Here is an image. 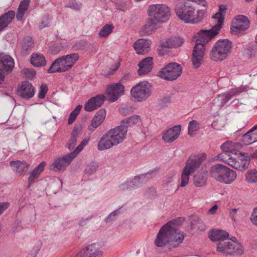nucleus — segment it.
I'll return each instance as SVG.
<instances>
[{"mask_svg":"<svg viewBox=\"0 0 257 257\" xmlns=\"http://www.w3.org/2000/svg\"><path fill=\"white\" fill-rule=\"evenodd\" d=\"M46 166L45 162H41L30 173L28 179L29 187L34 183L39 178L40 174L43 172Z\"/></svg>","mask_w":257,"mask_h":257,"instance_id":"nucleus-28","label":"nucleus"},{"mask_svg":"<svg viewBox=\"0 0 257 257\" xmlns=\"http://www.w3.org/2000/svg\"><path fill=\"white\" fill-rule=\"evenodd\" d=\"M88 43L85 41L78 42L75 44V48L77 50H84Z\"/></svg>","mask_w":257,"mask_h":257,"instance_id":"nucleus-52","label":"nucleus"},{"mask_svg":"<svg viewBox=\"0 0 257 257\" xmlns=\"http://www.w3.org/2000/svg\"><path fill=\"white\" fill-rule=\"evenodd\" d=\"M158 23L151 17H149L146 23L143 26L141 30V35L144 36L151 35L157 29V26Z\"/></svg>","mask_w":257,"mask_h":257,"instance_id":"nucleus-26","label":"nucleus"},{"mask_svg":"<svg viewBox=\"0 0 257 257\" xmlns=\"http://www.w3.org/2000/svg\"><path fill=\"white\" fill-rule=\"evenodd\" d=\"M229 236V234L225 231L222 230H213L209 236L210 239L213 241H219L220 242H226L224 240Z\"/></svg>","mask_w":257,"mask_h":257,"instance_id":"nucleus-31","label":"nucleus"},{"mask_svg":"<svg viewBox=\"0 0 257 257\" xmlns=\"http://www.w3.org/2000/svg\"><path fill=\"white\" fill-rule=\"evenodd\" d=\"M236 145V144L232 142L226 141L221 146L224 152L218 155L217 158L234 169L243 171L248 168L249 165L250 158L248 157L243 159H236L232 157H229L227 159L224 158V155H226L227 153H233L235 151Z\"/></svg>","mask_w":257,"mask_h":257,"instance_id":"nucleus-3","label":"nucleus"},{"mask_svg":"<svg viewBox=\"0 0 257 257\" xmlns=\"http://www.w3.org/2000/svg\"><path fill=\"white\" fill-rule=\"evenodd\" d=\"M181 126L177 125L167 130L163 134L162 139L166 143H171L177 140L181 132Z\"/></svg>","mask_w":257,"mask_h":257,"instance_id":"nucleus-22","label":"nucleus"},{"mask_svg":"<svg viewBox=\"0 0 257 257\" xmlns=\"http://www.w3.org/2000/svg\"><path fill=\"white\" fill-rule=\"evenodd\" d=\"M210 174L216 181L226 184H231L236 178V173L234 171L221 164L212 166Z\"/></svg>","mask_w":257,"mask_h":257,"instance_id":"nucleus-8","label":"nucleus"},{"mask_svg":"<svg viewBox=\"0 0 257 257\" xmlns=\"http://www.w3.org/2000/svg\"><path fill=\"white\" fill-rule=\"evenodd\" d=\"M219 30L216 26H214L210 30H200L195 36L196 40L192 57V64L194 68H198L202 63L204 55V45L216 36Z\"/></svg>","mask_w":257,"mask_h":257,"instance_id":"nucleus-1","label":"nucleus"},{"mask_svg":"<svg viewBox=\"0 0 257 257\" xmlns=\"http://www.w3.org/2000/svg\"><path fill=\"white\" fill-rule=\"evenodd\" d=\"M148 12L149 17H151L158 23L165 22L169 19L171 15L169 7L163 4L150 6Z\"/></svg>","mask_w":257,"mask_h":257,"instance_id":"nucleus-10","label":"nucleus"},{"mask_svg":"<svg viewBox=\"0 0 257 257\" xmlns=\"http://www.w3.org/2000/svg\"><path fill=\"white\" fill-rule=\"evenodd\" d=\"M51 17L48 15L43 16L41 22L39 24V28L42 30L43 28L49 27L50 24Z\"/></svg>","mask_w":257,"mask_h":257,"instance_id":"nucleus-48","label":"nucleus"},{"mask_svg":"<svg viewBox=\"0 0 257 257\" xmlns=\"http://www.w3.org/2000/svg\"><path fill=\"white\" fill-rule=\"evenodd\" d=\"M0 62L2 64V68L6 71H11L14 67V59L9 55L0 56Z\"/></svg>","mask_w":257,"mask_h":257,"instance_id":"nucleus-32","label":"nucleus"},{"mask_svg":"<svg viewBox=\"0 0 257 257\" xmlns=\"http://www.w3.org/2000/svg\"><path fill=\"white\" fill-rule=\"evenodd\" d=\"M128 76H129V74H127L124 75L122 77V78L121 79L120 81L123 82V79H125V78H126L128 77Z\"/></svg>","mask_w":257,"mask_h":257,"instance_id":"nucleus-63","label":"nucleus"},{"mask_svg":"<svg viewBox=\"0 0 257 257\" xmlns=\"http://www.w3.org/2000/svg\"><path fill=\"white\" fill-rule=\"evenodd\" d=\"M30 0H22L19 6L16 18L18 21L22 20L25 13L28 10Z\"/></svg>","mask_w":257,"mask_h":257,"instance_id":"nucleus-35","label":"nucleus"},{"mask_svg":"<svg viewBox=\"0 0 257 257\" xmlns=\"http://www.w3.org/2000/svg\"><path fill=\"white\" fill-rule=\"evenodd\" d=\"M152 42L148 39H139L136 41L133 47L138 54L145 55L150 50Z\"/></svg>","mask_w":257,"mask_h":257,"instance_id":"nucleus-21","label":"nucleus"},{"mask_svg":"<svg viewBox=\"0 0 257 257\" xmlns=\"http://www.w3.org/2000/svg\"><path fill=\"white\" fill-rule=\"evenodd\" d=\"M68 7L75 10H79L81 8V4L77 3L75 1H70L68 4Z\"/></svg>","mask_w":257,"mask_h":257,"instance_id":"nucleus-51","label":"nucleus"},{"mask_svg":"<svg viewBox=\"0 0 257 257\" xmlns=\"http://www.w3.org/2000/svg\"><path fill=\"white\" fill-rule=\"evenodd\" d=\"M153 58L148 57L142 60L138 66L139 69L138 71L139 75H145L149 73L153 68Z\"/></svg>","mask_w":257,"mask_h":257,"instance_id":"nucleus-25","label":"nucleus"},{"mask_svg":"<svg viewBox=\"0 0 257 257\" xmlns=\"http://www.w3.org/2000/svg\"><path fill=\"white\" fill-rule=\"evenodd\" d=\"M114 29V26L111 24L105 25L100 30L98 36L100 38H106L112 32Z\"/></svg>","mask_w":257,"mask_h":257,"instance_id":"nucleus-41","label":"nucleus"},{"mask_svg":"<svg viewBox=\"0 0 257 257\" xmlns=\"http://www.w3.org/2000/svg\"><path fill=\"white\" fill-rule=\"evenodd\" d=\"M242 145H247L252 144L254 142V139L251 136V133L247 132L242 137L241 140Z\"/></svg>","mask_w":257,"mask_h":257,"instance_id":"nucleus-46","label":"nucleus"},{"mask_svg":"<svg viewBox=\"0 0 257 257\" xmlns=\"http://www.w3.org/2000/svg\"><path fill=\"white\" fill-rule=\"evenodd\" d=\"M218 209V206L215 204L212 206L207 212L208 214L214 215L216 214Z\"/></svg>","mask_w":257,"mask_h":257,"instance_id":"nucleus-57","label":"nucleus"},{"mask_svg":"<svg viewBox=\"0 0 257 257\" xmlns=\"http://www.w3.org/2000/svg\"><path fill=\"white\" fill-rule=\"evenodd\" d=\"M127 129L123 125L111 128L102 136L97 144L99 151L112 148L123 142L126 138Z\"/></svg>","mask_w":257,"mask_h":257,"instance_id":"nucleus-2","label":"nucleus"},{"mask_svg":"<svg viewBox=\"0 0 257 257\" xmlns=\"http://www.w3.org/2000/svg\"><path fill=\"white\" fill-rule=\"evenodd\" d=\"M48 89L47 85L42 84L40 88V91L38 94V97L40 99H44L48 92Z\"/></svg>","mask_w":257,"mask_h":257,"instance_id":"nucleus-49","label":"nucleus"},{"mask_svg":"<svg viewBox=\"0 0 257 257\" xmlns=\"http://www.w3.org/2000/svg\"><path fill=\"white\" fill-rule=\"evenodd\" d=\"M227 7L224 5L219 6L218 12L212 16V18L217 20V22L214 26L220 29L224 19V17L226 13Z\"/></svg>","mask_w":257,"mask_h":257,"instance_id":"nucleus-27","label":"nucleus"},{"mask_svg":"<svg viewBox=\"0 0 257 257\" xmlns=\"http://www.w3.org/2000/svg\"><path fill=\"white\" fill-rule=\"evenodd\" d=\"M16 13L14 11H9L0 17V31L7 27L13 21Z\"/></svg>","mask_w":257,"mask_h":257,"instance_id":"nucleus-30","label":"nucleus"},{"mask_svg":"<svg viewBox=\"0 0 257 257\" xmlns=\"http://www.w3.org/2000/svg\"><path fill=\"white\" fill-rule=\"evenodd\" d=\"M152 86L148 81L139 82L132 87L131 94L137 101L141 102L147 99L151 95Z\"/></svg>","mask_w":257,"mask_h":257,"instance_id":"nucleus-11","label":"nucleus"},{"mask_svg":"<svg viewBox=\"0 0 257 257\" xmlns=\"http://www.w3.org/2000/svg\"><path fill=\"white\" fill-rule=\"evenodd\" d=\"M89 141V138L84 139L73 152L55 160L51 165L50 169L55 172L64 171L88 143Z\"/></svg>","mask_w":257,"mask_h":257,"instance_id":"nucleus-7","label":"nucleus"},{"mask_svg":"<svg viewBox=\"0 0 257 257\" xmlns=\"http://www.w3.org/2000/svg\"><path fill=\"white\" fill-rule=\"evenodd\" d=\"M140 116L138 115H133L127 118L124 119L121 121V124L126 127V129H127L128 126L135 125L139 120Z\"/></svg>","mask_w":257,"mask_h":257,"instance_id":"nucleus-40","label":"nucleus"},{"mask_svg":"<svg viewBox=\"0 0 257 257\" xmlns=\"http://www.w3.org/2000/svg\"><path fill=\"white\" fill-rule=\"evenodd\" d=\"M229 215L231 219L233 221L235 220V216L238 212L240 211V209L238 208H232L229 210Z\"/></svg>","mask_w":257,"mask_h":257,"instance_id":"nucleus-54","label":"nucleus"},{"mask_svg":"<svg viewBox=\"0 0 257 257\" xmlns=\"http://www.w3.org/2000/svg\"><path fill=\"white\" fill-rule=\"evenodd\" d=\"M27 72H30L29 76L31 77H34L36 74L35 71H34L33 70L26 69L25 72L26 74H27Z\"/></svg>","mask_w":257,"mask_h":257,"instance_id":"nucleus-60","label":"nucleus"},{"mask_svg":"<svg viewBox=\"0 0 257 257\" xmlns=\"http://www.w3.org/2000/svg\"><path fill=\"white\" fill-rule=\"evenodd\" d=\"M81 132L80 128L78 127H74L71 133V139L68 141L67 146L69 150H73L77 142V140Z\"/></svg>","mask_w":257,"mask_h":257,"instance_id":"nucleus-37","label":"nucleus"},{"mask_svg":"<svg viewBox=\"0 0 257 257\" xmlns=\"http://www.w3.org/2000/svg\"><path fill=\"white\" fill-rule=\"evenodd\" d=\"M124 93V87L120 82L109 85L107 86L106 91L108 100L111 102L117 100Z\"/></svg>","mask_w":257,"mask_h":257,"instance_id":"nucleus-16","label":"nucleus"},{"mask_svg":"<svg viewBox=\"0 0 257 257\" xmlns=\"http://www.w3.org/2000/svg\"><path fill=\"white\" fill-rule=\"evenodd\" d=\"M154 176L153 172L136 176L133 178L127 179L119 186V190L127 191L140 187Z\"/></svg>","mask_w":257,"mask_h":257,"instance_id":"nucleus-12","label":"nucleus"},{"mask_svg":"<svg viewBox=\"0 0 257 257\" xmlns=\"http://www.w3.org/2000/svg\"><path fill=\"white\" fill-rule=\"evenodd\" d=\"M246 180L249 183L257 182V171L255 170H250L246 174Z\"/></svg>","mask_w":257,"mask_h":257,"instance_id":"nucleus-47","label":"nucleus"},{"mask_svg":"<svg viewBox=\"0 0 257 257\" xmlns=\"http://www.w3.org/2000/svg\"><path fill=\"white\" fill-rule=\"evenodd\" d=\"M175 175V173L174 172L168 174L166 176V179L164 180V183L167 185L171 183L173 181V178Z\"/></svg>","mask_w":257,"mask_h":257,"instance_id":"nucleus-55","label":"nucleus"},{"mask_svg":"<svg viewBox=\"0 0 257 257\" xmlns=\"http://www.w3.org/2000/svg\"><path fill=\"white\" fill-rule=\"evenodd\" d=\"M79 58L78 53H73L56 59L48 70L49 73L64 72L70 69Z\"/></svg>","mask_w":257,"mask_h":257,"instance_id":"nucleus-6","label":"nucleus"},{"mask_svg":"<svg viewBox=\"0 0 257 257\" xmlns=\"http://www.w3.org/2000/svg\"><path fill=\"white\" fill-rule=\"evenodd\" d=\"M91 219V217H87L86 218H82L81 219L79 223V226H82L85 225L86 224L87 221L90 220Z\"/></svg>","mask_w":257,"mask_h":257,"instance_id":"nucleus-59","label":"nucleus"},{"mask_svg":"<svg viewBox=\"0 0 257 257\" xmlns=\"http://www.w3.org/2000/svg\"><path fill=\"white\" fill-rule=\"evenodd\" d=\"M206 154L191 155L187 161L185 166L182 172L181 183L180 187H185L189 182L191 173L194 172L199 168L200 165L205 161Z\"/></svg>","mask_w":257,"mask_h":257,"instance_id":"nucleus-5","label":"nucleus"},{"mask_svg":"<svg viewBox=\"0 0 257 257\" xmlns=\"http://www.w3.org/2000/svg\"><path fill=\"white\" fill-rule=\"evenodd\" d=\"M120 211L119 210H116L110 213L108 216L105 218V221L106 223H109L115 219V217L119 214Z\"/></svg>","mask_w":257,"mask_h":257,"instance_id":"nucleus-50","label":"nucleus"},{"mask_svg":"<svg viewBox=\"0 0 257 257\" xmlns=\"http://www.w3.org/2000/svg\"><path fill=\"white\" fill-rule=\"evenodd\" d=\"M207 173L206 171L198 172L194 177V183L197 187L204 186L207 180Z\"/></svg>","mask_w":257,"mask_h":257,"instance_id":"nucleus-38","label":"nucleus"},{"mask_svg":"<svg viewBox=\"0 0 257 257\" xmlns=\"http://www.w3.org/2000/svg\"><path fill=\"white\" fill-rule=\"evenodd\" d=\"M106 116V111L103 109L98 111L91 120L90 125L88 126V130L93 132L104 121Z\"/></svg>","mask_w":257,"mask_h":257,"instance_id":"nucleus-24","label":"nucleus"},{"mask_svg":"<svg viewBox=\"0 0 257 257\" xmlns=\"http://www.w3.org/2000/svg\"><path fill=\"white\" fill-rule=\"evenodd\" d=\"M257 129V124L254 125V126H253L249 131H248V132H249V133H252L254 131H255V130Z\"/></svg>","mask_w":257,"mask_h":257,"instance_id":"nucleus-61","label":"nucleus"},{"mask_svg":"<svg viewBox=\"0 0 257 257\" xmlns=\"http://www.w3.org/2000/svg\"><path fill=\"white\" fill-rule=\"evenodd\" d=\"M184 42L183 38L174 36L168 39L163 43L162 46L168 48H177L182 46Z\"/></svg>","mask_w":257,"mask_h":257,"instance_id":"nucleus-29","label":"nucleus"},{"mask_svg":"<svg viewBox=\"0 0 257 257\" xmlns=\"http://www.w3.org/2000/svg\"><path fill=\"white\" fill-rule=\"evenodd\" d=\"M168 233L169 238V245L173 247L178 246L184 239V234L180 230L177 229L172 222H169Z\"/></svg>","mask_w":257,"mask_h":257,"instance_id":"nucleus-15","label":"nucleus"},{"mask_svg":"<svg viewBox=\"0 0 257 257\" xmlns=\"http://www.w3.org/2000/svg\"><path fill=\"white\" fill-rule=\"evenodd\" d=\"M4 75L0 72V83L4 80Z\"/></svg>","mask_w":257,"mask_h":257,"instance_id":"nucleus-62","label":"nucleus"},{"mask_svg":"<svg viewBox=\"0 0 257 257\" xmlns=\"http://www.w3.org/2000/svg\"><path fill=\"white\" fill-rule=\"evenodd\" d=\"M31 63L34 67H42L46 64L45 57L42 54H33L31 58Z\"/></svg>","mask_w":257,"mask_h":257,"instance_id":"nucleus-36","label":"nucleus"},{"mask_svg":"<svg viewBox=\"0 0 257 257\" xmlns=\"http://www.w3.org/2000/svg\"><path fill=\"white\" fill-rule=\"evenodd\" d=\"M182 72V66L177 63H171L166 65L159 72V76L162 79L173 81L177 79Z\"/></svg>","mask_w":257,"mask_h":257,"instance_id":"nucleus-14","label":"nucleus"},{"mask_svg":"<svg viewBox=\"0 0 257 257\" xmlns=\"http://www.w3.org/2000/svg\"><path fill=\"white\" fill-rule=\"evenodd\" d=\"M193 2L205 7L207 6L205 0H177L176 2L175 13L180 20L186 23L191 24L192 17L195 13Z\"/></svg>","mask_w":257,"mask_h":257,"instance_id":"nucleus-4","label":"nucleus"},{"mask_svg":"<svg viewBox=\"0 0 257 257\" xmlns=\"http://www.w3.org/2000/svg\"><path fill=\"white\" fill-rule=\"evenodd\" d=\"M249 26L248 18L243 15L237 16L232 22L231 30L233 33L238 34L247 30Z\"/></svg>","mask_w":257,"mask_h":257,"instance_id":"nucleus-17","label":"nucleus"},{"mask_svg":"<svg viewBox=\"0 0 257 257\" xmlns=\"http://www.w3.org/2000/svg\"><path fill=\"white\" fill-rule=\"evenodd\" d=\"M232 47V42L227 39L218 40L210 51V59L215 62L223 61L230 54Z\"/></svg>","mask_w":257,"mask_h":257,"instance_id":"nucleus-9","label":"nucleus"},{"mask_svg":"<svg viewBox=\"0 0 257 257\" xmlns=\"http://www.w3.org/2000/svg\"><path fill=\"white\" fill-rule=\"evenodd\" d=\"M217 250L222 252L241 255L244 252V248L235 237H232L226 242H220L217 245Z\"/></svg>","mask_w":257,"mask_h":257,"instance_id":"nucleus-13","label":"nucleus"},{"mask_svg":"<svg viewBox=\"0 0 257 257\" xmlns=\"http://www.w3.org/2000/svg\"><path fill=\"white\" fill-rule=\"evenodd\" d=\"M35 93L34 87L28 81L23 82L17 90L18 95L26 99L33 97Z\"/></svg>","mask_w":257,"mask_h":257,"instance_id":"nucleus-19","label":"nucleus"},{"mask_svg":"<svg viewBox=\"0 0 257 257\" xmlns=\"http://www.w3.org/2000/svg\"><path fill=\"white\" fill-rule=\"evenodd\" d=\"M98 168V163L95 162H91L86 166L84 173L87 176H90L94 174Z\"/></svg>","mask_w":257,"mask_h":257,"instance_id":"nucleus-42","label":"nucleus"},{"mask_svg":"<svg viewBox=\"0 0 257 257\" xmlns=\"http://www.w3.org/2000/svg\"><path fill=\"white\" fill-rule=\"evenodd\" d=\"M238 93L237 89H231L226 93L219 95L217 99L221 101L220 106H223L229 100Z\"/></svg>","mask_w":257,"mask_h":257,"instance_id":"nucleus-39","label":"nucleus"},{"mask_svg":"<svg viewBox=\"0 0 257 257\" xmlns=\"http://www.w3.org/2000/svg\"><path fill=\"white\" fill-rule=\"evenodd\" d=\"M105 99L103 94L97 95L89 99L85 103L84 108L86 111H92L101 106Z\"/></svg>","mask_w":257,"mask_h":257,"instance_id":"nucleus-23","label":"nucleus"},{"mask_svg":"<svg viewBox=\"0 0 257 257\" xmlns=\"http://www.w3.org/2000/svg\"><path fill=\"white\" fill-rule=\"evenodd\" d=\"M198 226H199V225H200V226H202L203 225V224L202 222L201 221H198Z\"/></svg>","mask_w":257,"mask_h":257,"instance_id":"nucleus-64","label":"nucleus"},{"mask_svg":"<svg viewBox=\"0 0 257 257\" xmlns=\"http://www.w3.org/2000/svg\"><path fill=\"white\" fill-rule=\"evenodd\" d=\"M200 128L199 124L196 120H192L189 123L188 126V134L190 136H193L194 132Z\"/></svg>","mask_w":257,"mask_h":257,"instance_id":"nucleus-43","label":"nucleus"},{"mask_svg":"<svg viewBox=\"0 0 257 257\" xmlns=\"http://www.w3.org/2000/svg\"><path fill=\"white\" fill-rule=\"evenodd\" d=\"M82 106L81 105H78L69 115L68 123V124L72 123L75 120L77 116L79 113Z\"/></svg>","mask_w":257,"mask_h":257,"instance_id":"nucleus-44","label":"nucleus"},{"mask_svg":"<svg viewBox=\"0 0 257 257\" xmlns=\"http://www.w3.org/2000/svg\"><path fill=\"white\" fill-rule=\"evenodd\" d=\"M168 224L166 223L160 229L155 240V244L159 247L165 246L167 243L169 244Z\"/></svg>","mask_w":257,"mask_h":257,"instance_id":"nucleus-20","label":"nucleus"},{"mask_svg":"<svg viewBox=\"0 0 257 257\" xmlns=\"http://www.w3.org/2000/svg\"><path fill=\"white\" fill-rule=\"evenodd\" d=\"M250 219L254 225L257 226V207L253 210Z\"/></svg>","mask_w":257,"mask_h":257,"instance_id":"nucleus-53","label":"nucleus"},{"mask_svg":"<svg viewBox=\"0 0 257 257\" xmlns=\"http://www.w3.org/2000/svg\"><path fill=\"white\" fill-rule=\"evenodd\" d=\"M205 14L204 10H197L196 14L195 13L192 17L191 24H196L200 22L203 19Z\"/></svg>","mask_w":257,"mask_h":257,"instance_id":"nucleus-45","label":"nucleus"},{"mask_svg":"<svg viewBox=\"0 0 257 257\" xmlns=\"http://www.w3.org/2000/svg\"><path fill=\"white\" fill-rule=\"evenodd\" d=\"M10 165L12 167L13 171L18 173L27 172L30 167V165L25 161H20L19 160L11 161Z\"/></svg>","mask_w":257,"mask_h":257,"instance_id":"nucleus-33","label":"nucleus"},{"mask_svg":"<svg viewBox=\"0 0 257 257\" xmlns=\"http://www.w3.org/2000/svg\"><path fill=\"white\" fill-rule=\"evenodd\" d=\"M9 203L6 202H0V215L9 207Z\"/></svg>","mask_w":257,"mask_h":257,"instance_id":"nucleus-56","label":"nucleus"},{"mask_svg":"<svg viewBox=\"0 0 257 257\" xmlns=\"http://www.w3.org/2000/svg\"><path fill=\"white\" fill-rule=\"evenodd\" d=\"M99 244L94 243L80 251L75 257H99L102 254Z\"/></svg>","mask_w":257,"mask_h":257,"instance_id":"nucleus-18","label":"nucleus"},{"mask_svg":"<svg viewBox=\"0 0 257 257\" xmlns=\"http://www.w3.org/2000/svg\"><path fill=\"white\" fill-rule=\"evenodd\" d=\"M34 41L30 36L25 37L22 42V53L23 55L28 54L33 48Z\"/></svg>","mask_w":257,"mask_h":257,"instance_id":"nucleus-34","label":"nucleus"},{"mask_svg":"<svg viewBox=\"0 0 257 257\" xmlns=\"http://www.w3.org/2000/svg\"><path fill=\"white\" fill-rule=\"evenodd\" d=\"M130 109L127 107H122L119 109V112L123 115H127L130 114Z\"/></svg>","mask_w":257,"mask_h":257,"instance_id":"nucleus-58","label":"nucleus"}]
</instances>
